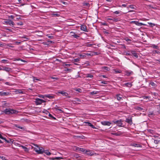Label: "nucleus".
Instances as JSON below:
<instances>
[{"label": "nucleus", "instance_id": "obj_50", "mask_svg": "<svg viewBox=\"0 0 160 160\" xmlns=\"http://www.w3.org/2000/svg\"><path fill=\"white\" fill-rule=\"evenodd\" d=\"M101 83H102V84H107V82L106 81H102L101 82Z\"/></svg>", "mask_w": 160, "mask_h": 160}, {"label": "nucleus", "instance_id": "obj_28", "mask_svg": "<svg viewBox=\"0 0 160 160\" xmlns=\"http://www.w3.org/2000/svg\"><path fill=\"white\" fill-rule=\"evenodd\" d=\"M151 47L153 48L158 49V47L155 44H153L152 45Z\"/></svg>", "mask_w": 160, "mask_h": 160}, {"label": "nucleus", "instance_id": "obj_29", "mask_svg": "<svg viewBox=\"0 0 160 160\" xmlns=\"http://www.w3.org/2000/svg\"><path fill=\"white\" fill-rule=\"evenodd\" d=\"M126 86L128 87H131L132 86V84L130 82H128L125 84Z\"/></svg>", "mask_w": 160, "mask_h": 160}, {"label": "nucleus", "instance_id": "obj_55", "mask_svg": "<svg viewBox=\"0 0 160 160\" xmlns=\"http://www.w3.org/2000/svg\"><path fill=\"white\" fill-rule=\"evenodd\" d=\"M72 71L71 69H69V68H67L66 70H65V71H68V72H70Z\"/></svg>", "mask_w": 160, "mask_h": 160}, {"label": "nucleus", "instance_id": "obj_31", "mask_svg": "<svg viewBox=\"0 0 160 160\" xmlns=\"http://www.w3.org/2000/svg\"><path fill=\"white\" fill-rule=\"evenodd\" d=\"M150 85H151L152 86L155 87L156 86V85L155 83L153 82H151L150 83Z\"/></svg>", "mask_w": 160, "mask_h": 160}, {"label": "nucleus", "instance_id": "obj_5", "mask_svg": "<svg viewBox=\"0 0 160 160\" xmlns=\"http://www.w3.org/2000/svg\"><path fill=\"white\" fill-rule=\"evenodd\" d=\"M112 122L114 123V124H117L119 127H122V121L120 120H113Z\"/></svg>", "mask_w": 160, "mask_h": 160}, {"label": "nucleus", "instance_id": "obj_41", "mask_svg": "<svg viewBox=\"0 0 160 160\" xmlns=\"http://www.w3.org/2000/svg\"><path fill=\"white\" fill-rule=\"evenodd\" d=\"M39 97L40 98H44L45 97V95H39Z\"/></svg>", "mask_w": 160, "mask_h": 160}, {"label": "nucleus", "instance_id": "obj_54", "mask_svg": "<svg viewBox=\"0 0 160 160\" xmlns=\"http://www.w3.org/2000/svg\"><path fill=\"white\" fill-rule=\"evenodd\" d=\"M47 36H48V38H53V36H50V35H47Z\"/></svg>", "mask_w": 160, "mask_h": 160}, {"label": "nucleus", "instance_id": "obj_45", "mask_svg": "<svg viewBox=\"0 0 160 160\" xmlns=\"http://www.w3.org/2000/svg\"><path fill=\"white\" fill-rule=\"evenodd\" d=\"M125 40L127 42H128V41H131V39H128V38H125Z\"/></svg>", "mask_w": 160, "mask_h": 160}, {"label": "nucleus", "instance_id": "obj_64", "mask_svg": "<svg viewBox=\"0 0 160 160\" xmlns=\"http://www.w3.org/2000/svg\"><path fill=\"white\" fill-rule=\"evenodd\" d=\"M91 127L93 128H96L92 124Z\"/></svg>", "mask_w": 160, "mask_h": 160}, {"label": "nucleus", "instance_id": "obj_21", "mask_svg": "<svg viewBox=\"0 0 160 160\" xmlns=\"http://www.w3.org/2000/svg\"><path fill=\"white\" fill-rule=\"evenodd\" d=\"M63 159L62 157H55V158H52L51 159L52 160L57 159V160H60L61 159Z\"/></svg>", "mask_w": 160, "mask_h": 160}, {"label": "nucleus", "instance_id": "obj_26", "mask_svg": "<svg viewBox=\"0 0 160 160\" xmlns=\"http://www.w3.org/2000/svg\"><path fill=\"white\" fill-rule=\"evenodd\" d=\"M86 77L87 78H92L93 77V76L91 74H87L86 75Z\"/></svg>", "mask_w": 160, "mask_h": 160}, {"label": "nucleus", "instance_id": "obj_23", "mask_svg": "<svg viewBox=\"0 0 160 160\" xmlns=\"http://www.w3.org/2000/svg\"><path fill=\"white\" fill-rule=\"evenodd\" d=\"M99 92L98 91H94L90 92V94L91 95L96 94L98 93Z\"/></svg>", "mask_w": 160, "mask_h": 160}, {"label": "nucleus", "instance_id": "obj_25", "mask_svg": "<svg viewBox=\"0 0 160 160\" xmlns=\"http://www.w3.org/2000/svg\"><path fill=\"white\" fill-rule=\"evenodd\" d=\"M4 140H5V141L7 142L8 143H12L13 141H12V140L11 139H10V140H8L6 139V138H5V139H4Z\"/></svg>", "mask_w": 160, "mask_h": 160}, {"label": "nucleus", "instance_id": "obj_12", "mask_svg": "<svg viewBox=\"0 0 160 160\" xmlns=\"http://www.w3.org/2000/svg\"><path fill=\"white\" fill-rule=\"evenodd\" d=\"M58 93H59L61 94H62L64 96H66V97H68V98H70V97L68 96V93L66 92H64L63 91H60L58 92Z\"/></svg>", "mask_w": 160, "mask_h": 160}, {"label": "nucleus", "instance_id": "obj_57", "mask_svg": "<svg viewBox=\"0 0 160 160\" xmlns=\"http://www.w3.org/2000/svg\"><path fill=\"white\" fill-rule=\"evenodd\" d=\"M75 150L76 151H79V150L78 149V148H79V147H75Z\"/></svg>", "mask_w": 160, "mask_h": 160}, {"label": "nucleus", "instance_id": "obj_13", "mask_svg": "<svg viewBox=\"0 0 160 160\" xmlns=\"http://www.w3.org/2000/svg\"><path fill=\"white\" fill-rule=\"evenodd\" d=\"M125 121L128 123L132 124V119L131 118H126Z\"/></svg>", "mask_w": 160, "mask_h": 160}, {"label": "nucleus", "instance_id": "obj_16", "mask_svg": "<svg viewBox=\"0 0 160 160\" xmlns=\"http://www.w3.org/2000/svg\"><path fill=\"white\" fill-rule=\"evenodd\" d=\"M136 25L139 26H140L142 25H146V24L141 22H139L138 21H137L136 23Z\"/></svg>", "mask_w": 160, "mask_h": 160}, {"label": "nucleus", "instance_id": "obj_36", "mask_svg": "<svg viewBox=\"0 0 160 160\" xmlns=\"http://www.w3.org/2000/svg\"><path fill=\"white\" fill-rule=\"evenodd\" d=\"M132 54H133V55L134 57H135L137 58H138V56L136 53L134 52V53H132Z\"/></svg>", "mask_w": 160, "mask_h": 160}, {"label": "nucleus", "instance_id": "obj_32", "mask_svg": "<svg viewBox=\"0 0 160 160\" xmlns=\"http://www.w3.org/2000/svg\"><path fill=\"white\" fill-rule=\"evenodd\" d=\"M78 138H80L82 139H84L85 137L83 136H77Z\"/></svg>", "mask_w": 160, "mask_h": 160}, {"label": "nucleus", "instance_id": "obj_52", "mask_svg": "<svg viewBox=\"0 0 160 160\" xmlns=\"http://www.w3.org/2000/svg\"><path fill=\"white\" fill-rule=\"evenodd\" d=\"M87 123L88 125L90 127H91L92 124V123L89 122H88Z\"/></svg>", "mask_w": 160, "mask_h": 160}, {"label": "nucleus", "instance_id": "obj_35", "mask_svg": "<svg viewBox=\"0 0 160 160\" xmlns=\"http://www.w3.org/2000/svg\"><path fill=\"white\" fill-rule=\"evenodd\" d=\"M19 60H20L23 62H26V61H25V60H23L22 59H21V58H18V59H15V61H19Z\"/></svg>", "mask_w": 160, "mask_h": 160}, {"label": "nucleus", "instance_id": "obj_60", "mask_svg": "<svg viewBox=\"0 0 160 160\" xmlns=\"http://www.w3.org/2000/svg\"><path fill=\"white\" fill-rule=\"evenodd\" d=\"M92 44H88L87 46V47H91L92 46Z\"/></svg>", "mask_w": 160, "mask_h": 160}, {"label": "nucleus", "instance_id": "obj_3", "mask_svg": "<svg viewBox=\"0 0 160 160\" xmlns=\"http://www.w3.org/2000/svg\"><path fill=\"white\" fill-rule=\"evenodd\" d=\"M78 149L79 150V151L82 152L83 153H86L87 155L91 156L92 155L90 151L89 150H88L84 148H78Z\"/></svg>", "mask_w": 160, "mask_h": 160}, {"label": "nucleus", "instance_id": "obj_6", "mask_svg": "<svg viewBox=\"0 0 160 160\" xmlns=\"http://www.w3.org/2000/svg\"><path fill=\"white\" fill-rule=\"evenodd\" d=\"M4 22L6 24H8L10 26H13L15 24L13 22L9 19L7 20V21H5Z\"/></svg>", "mask_w": 160, "mask_h": 160}, {"label": "nucleus", "instance_id": "obj_8", "mask_svg": "<svg viewBox=\"0 0 160 160\" xmlns=\"http://www.w3.org/2000/svg\"><path fill=\"white\" fill-rule=\"evenodd\" d=\"M101 124L103 125H107L110 126L111 124V123L108 121H103L101 122Z\"/></svg>", "mask_w": 160, "mask_h": 160}, {"label": "nucleus", "instance_id": "obj_59", "mask_svg": "<svg viewBox=\"0 0 160 160\" xmlns=\"http://www.w3.org/2000/svg\"><path fill=\"white\" fill-rule=\"evenodd\" d=\"M103 68L104 70H108V67H104Z\"/></svg>", "mask_w": 160, "mask_h": 160}, {"label": "nucleus", "instance_id": "obj_30", "mask_svg": "<svg viewBox=\"0 0 160 160\" xmlns=\"http://www.w3.org/2000/svg\"><path fill=\"white\" fill-rule=\"evenodd\" d=\"M75 90L76 91H77L80 92H82V90H81V89L79 88H76L75 89Z\"/></svg>", "mask_w": 160, "mask_h": 160}, {"label": "nucleus", "instance_id": "obj_42", "mask_svg": "<svg viewBox=\"0 0 160 160\" xmlns=\"http://www.w3.org/2000/svg\"><path fill=\"white\" fill-rule=\"evenodd\" d=\"M137 109L138 110H143V109L142 108L140 107H138L137 108Z\"/></svg>", "mask_w": 160, "mask_h": 160}, {"label": "nucleus", "instance_id": "obj_1", "mask_svg": "<svg viewBox=\"0 0 160 160\" xmlns=\"http://www.w3.org/2000/svg\"><path fill=\"white\" fill-rule=\"evenodd\" d=\"M32 144L35 146L36 147L32 146V149H33V150L36 152L38 153L42 154L44 152V150L42 147H39L37 144L34 143H32Z\"/></svg>", "mask_w": 160, "mask_h": 160}, {"label": "nucleus", "instance_id": "obj_37", "mask_svg": "<svg viewBox=\"0 0 160 160\" xmlns=\"http://www.w3.org/2000/svg\"><path fill=\"white\" fill-rule=\"evenodd\" d=\"M58 108V107H57V108L55 107V109L57 110H58V111H60V112H64L62 110V109H59Z\"/></svg>", "mask_w": 160, "mask_h": 160}, {"label": "nucleus", "instance_id": "obj_58", "mask_svg": "<svg viewBox=\"0 0 160 160\" xmlns=\"http://www.w3.org/2000/svg\"><path fill=\"white\" fill-rule=\"evenodd\" d=\"M137 22V21H132L131 22V23H134L135 24H136V23Z\"/></svg>", "mask_w": 160, "mask_h": 160}, {"label": "nucleus", "instance_id": "obj_47", "mask_svg": "<svg viewBox=\"0 0 160 160\" xmlns=\"http://www.w3.org/2000/svg\"><path fill=\"white\" fill-rule=\"evenodd\" d=\"M0 138L2 139L3 140L5 139V138L3 137L0 133Z\"/></svg>", "mask_w": 160, "mask_h": 160}, {"label": "nucleus", "instance_id": "obj_17", "mask_svg": "<svg viewBox=\"0 0 160 160\" xmlns=\"http://www.w3.org/2000/svg\"><path fill=\"white\" fill-rule=\"evenodd\" d=\"M143 98L144 99H146L147 100V101H148V100H150L151 99V97L149 96H143Z\"/></svg>", "mask_w": 160, "mask_h": 160}, {"label": "nucleus", "instance_id": "obj_63", "mask_svg": "<svg viewBox=\"0 0 160 160\" xmlns=\"http://www.w3.org/2000/svg\"><path fill=\"white\" fill-rule=\"evenodd\" d=\"M84 5H85L86 6L88 7L89 6V4L88 3H85L84 4Z\"/></svg>", "mask_w": 160, "mask_h": 160}, {"label": "nucleus", "instance_id": "obj_4", "mask_svg": "<svg viewBox=\"0 0 160 160\" xmlns=\"http://www.w3.org/2000/svg\"><path fill=\"white\" fill-rule=\"evenodd\" d=\"M35 100V102L37 105H40L43 102H46V101L38 98H36Z\"/></svg>", "mask_w": 160, "mask_h": 160}, {"label": "nucleus", "instance_id": "obj_43", "mask_svg": "<svg viewBox=\"0 0 160 160\" xmlns=\"http://www.w3.org/2000/svg\"><path fill=\"white\" fill-rule=\"evenodd\" d=\"M17 24L18 25H23V23L22 22H18L17 23Z\"/></svg>", "mask_w": 160, "mask_h": 160}, {"label": "nucleus", "instance_id": "obj_11", "mask_svg": "<svg viewBox=\"0 0 160 160\" xmlns=\"http://www.w3.org/2000/svg\"><path fill=\"white\" fill-rule=\"evenodd\" d=\"M125 72L126 75L128 76L133 74V72L132 71L129 70L125 71Z\"/></svg>", "mask_w": 160, "mask_h": 160}, {"label": "nucleus", "instance_id": "obj_53", "mask_svg": "<svg viewBox=\"0 0 160 160\" xmlns=\"http://www.w3.org/2000/svg\"><path fill=\"white\" fill-rule=\"evenodd\" d=\"M154 53H157L158 54H160V52L158 51H157L156 50L154 51Z\"/></svg>", "mask_w": 160, "mask_h": 160}, {"label": "nucleus", "instance_id": "obj_33", "mask_svg": "<svg viewBox=\"0 0 160 160\" xmlns=\"http://www.w3.org/2000/svg\"><path fill=\"white\" fill-rule=\"evenodd\" d=\"M74 100L73 101L74 102H81V100H80L78 98H75L74 99Z\"/></svg>", "mask_w": 160, "mask_h": 160}, {"label": "nucleus", "instance_id": "obj_34", "mask_svg": "<svg viewBox=\"0 0 160 160\" xmlns=\"http://www.w3.org/2000/svg\"><path fill=\"white\" fill-rule=\"evenodd\" d=\"M32 78H33V81L34 82H35V80H37L39 81H40V80L39 79H37V78L36 77H33Z\"/></svg>", "mask_w": 160, "mask_h": 160}, {"label": "nucleus", "instance_id": "obj_18", "mask_svg": "<svg viewBox=\"0 0 160 160\" xmlns=\"http://www.w3.org/2000/svg\"><path fill=\"white\" fill-rule=\"evenodd\" d=\"M116 97L117 99L119 101L121 99H122V96L120 95H116Z\"/></svg>", "mask_w": 160, "mask_h": 160}, {"label": "nucleus", "instance_id": "obj_40", "mask_svg": "<svg viewBox=\"0 0 160 160\" xmlns=\"http://www.w3.org/2000/svg\"><path fill=\"white\" fill-rule=\"evenodd\" d=\"M80 59L79 58H76L73 61L74 62H78L79 61Z\"/></svg>", "mask_w": 160, "mask_h": 160}, {"label": "nucleus", "instance_id": "obj_61", "mask_svg": "<svg viewBox=\"0 0 160 160\" xmlns=\"http://www.w3.org/2000/svg\"><path fill=\"white\" fill-rule=\"evenodd\" d=\"M9 17H10L12 19H13L14 18V16L13 15H11L10 16H9Z\"/></svg>", "mask_w": 160, "mask_h": 160}, {"label": "nucleus", "instance_id": "obj_49", "mask_svg": "<svg viewBox=\"0 0 160 160\" xmlns=\"http://www.w3.org/2000/svg\"><path fill=\"white\" fill-rule=\"evenodd\" d=\"M72 35L74 37V38H76L79 37V36L77 34H74V35Z\"/></svg>", "mask_w": 160, "mask_h": 160}, {"label": "nucleus", "instance_id": "obj_22", "mask_svg": "<svg viewBox=\"0 0 160 160\" xmlns=\"http://www.w3.org/2000/svg\"><path fill=\"white\" fill-rule=\"evenodd\" d=\"M21 147L25 151L28 152V149L27 148V147H25L23 146H21Z\"/></svg>", "mask_w": 160, "mask_h": 160}, {"label": "nucleus", "instance_id": "obj_62", "mask_svg": "<svg viewBox=\"0 0 160 160\" xmlns=\"http://www.w3.org/2000/svg\"><path fill=\"white\" fill-rule=\"evenodd\" d=\"M159 141L158 140H154V142L156 143V144H158V142Z\"/></svg>", "mask_w": 160, "mask_h": 160}, {"label": "nucleus", "instance_id": "obj_7", "mask_svg": "<svg viewBox=\"0 0 160 160\" xmlns=\"http://www.w3.org/2000/svg\"><path fill=\"white\" fill-rule=\"evenodd\" d=\"M15 126L16 128L21 129L22 131H27V128L25 127L19 126L17 124L15 125Z\"/></svg>", "mask_w": 160, "mask_h": 160}, {"label": "nucleus", "instance_id": "obj_56", "mask_svg": "<svg viewBox=\"0 0 160 160\" xmlns=\"http://www.w3.org/2000/svg\"><path fill=\"white\" fill-rule=\"evenodd\" d=\"M4 46V44L2 43L1 42H0V47H2Z\"/></svg>", "mask_w": 160, "mask_h": 160}, {"label": "nucleus", "instance_id": "obj_10", "mask_svg": "<svg viewBox=\"0 0 160 160\" xmlns=\"http://www.w3.org/2000/svg\"><path fill=\"white\" fill-rule=\"evenodd\" d=\"M80 29L82 30L85 32H88L87 29V27L84 25H82L80 27Z\"/></svg>", "mask_w": 160, "mask_h": 160}, {"label": "nucleus", "instance_id": "obj_9", "mask_svg": "<svg viewBox=\"0 0 160 160\" xmlns=\"http://www.w3.org/2000/svg\"><path fill=\"white\" fill-rule=\"evenodd\" d=\"M10 94V93L8 92H0V95L1 96H6L7 95H9Z\"/></svg>", "mask_w": 160, "mask_h": 160}, {"label": "nucleus", "instance_id": "obj_14", "mask_svg": "<svg viewBox=\"0 0 160 160\" xmlns=\"http://www.w3.org/2000/svg\"><path fill=\"white\" fill-rule=\"evenodd\" d=\"M11 68H10L5 67L3 68V70L7 72H9L11 70Z\"/></svg>", "mask_w": 160, "mask_h": 160}, {"label": "nucleus", "instance_id": "obj_2", "mask_svg": "<svg viewBox=\"0 0 160 160\" xmlns=\"http://www.w3.org/2000/svg\"><path fill=\"white\" fill-rule=\"evenodd\" d=\"M3 112L5 114L12 115L13 114H17L18 112V111L10 108H8L5 109Z\"/></svg>", "mask_w": 160, "mask_h": 160}, {"label": "nucleus", "instance_id": "obj_46", "mask_svg": "<svg viewBox=\"0 0 160 160\" xmlns=\"http://www.w3.org/2000/svg\"><path fill=\"white\" fill-rule=\"evenodd\" d=\"M8 60L5 59H3L2 60V63H5V62H7Z\"/></svg>", "mask_w": 160, "mask_h": 160}, {"label": "nucleus", "instance_id": "obj_24", "mask_svg": "<svg viewBox=\"0 0 160 160\" xmlns=\"http://www.w3.org/2000/svg\"><path fill=\"white\" fill-rule=\"evenodd\" d=\"M113 71L115 73H121L122 72V71L120 70L114 69Z\"/></svg>", "mask_w": 160, "mask_h": 160}, {"label": "nucleus", "instance_id": "obj_27", "mask_svg": "<svg viewBox=\"0 0 160 160\" xmlns=\"http://www.w3.org/2000/svg\"><path fill=\"white\" fill-rule=\"evenodd\" d=\"M120 20V19L118 18H113V21L115 22H117Z\"/></svg>", "mask_w": 160, "mask_h": 160}, {"label": "nucleus", "instance_id": "obj_20", "mask_svg": "<svg viewBox=\"0 0 160 160\" xmlns=\"http://www.w3.org/2000/svg\"><path fill=\"white\" fill-rule=\"evenodd\" d=\"M45 97L48 98H49L52 99L54 98V96L52 95H51L50 94L45 95Z\"/></svg>", "mask_w": 160, "mask_h": 160}, {"label": "nucleus", "instance_id": "obj_39", "mask_svg": "<svg viewBox=\"0 0 160 160\" xmlns=\"http://www.w3.org/2000/svg\"><path fill=\"white\" fill-rule=\"evenodd\" d=\"M148 23L152 27L154 26L155 25V24H154L152 23L151 22H148Z\"/></svg>", "mask_w": 160, "mask_h": 160}, {"label": "nucleus", "instance_id": "obj_15", "mask_svg": "<svg viewBox=\"0 0 160 160\" xmlns=\"http://www.w3.org/2000/svg\"><path fill=\"white\" fill-rule=\"evenodd\" d=\"M132 146L136 147H142L141 145L138 143H133L132 144Z\"/></svg>", "mask_w": 160, "mask_h": 160}, {"label": "nucleus", "instance_id": "obj_44", "mask_svg": "<svg viewBox=\"0 0 160 160\" xmlns=\"http://www.w3.org/2000/svg\"><path fill=\"white\" fill-rule=\"evenodd\" d=\"M120 12L118 11H116L114 12V13L116 14H118L120 13Z\"/></svg>", "mask_w": 160, "mask_h": 160}, {"label": "nucleus", "instance_id": "obj_19", "mask_svg": "<svg viewBox=\"0 0 160 160\" xmlns=\"http://www.w3.org/2000/svg\"><path fill=\"white\" fill-rule=\"evenodd\" d=\"M22 38H24L25 39L23 40L22 41H25L30 40V38H27L26 36H24L21 37Z\"/></svg>", "mask_w": 160, "mask_h": 160}, {"label": "nucleus", "instance_id": "obj_48", "mask_svg": "<svg viewBox=\"0 0 160 160\" xmlns=\"http://www.w3.org/2000/svg\"><path fill=\"white\" fill-rule=\"evenodd\" d=\"M157 108L159 110L158 111L160 113V102Z\"/></svg>", "mask_w": 160, "mask_h": 160}, {"label": "nucleus", "instance_id": "obj_51", "mask_svg": "<svg viewBox=\"0 0 160 160\" xmlns=\"http://www.w3.org/2000/svg\"><path fill=\"white\" fill-rule=\"evenodd\" d=\"M51 78L52 79H54L55 80H58V78L57 77H51Z\"/></svg>", "mask_w": 160, "mask_h": 160}, {"label": "nucleus", "instance_id": "obj_38", "mask_svg": "<svg viewBox=\"0 0 160 160\" xmlns=\"http://www.w3.org/2000/svg\"><path fill=\"white\" fill-rule=\"evenodd\" d=\"M45 153L47 155H50L51 154V152H49L48 151H46V152H45Z\"/></svg>", "mask_w": 160, "mask_h": 160}]
</instances>
